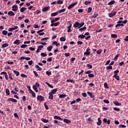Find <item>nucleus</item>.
Masks as SVG:
<instances>
[{
	"instance_id": "nucleus-46",
	"label": "nucleus",
	"mask_w": 128,
	"mask_h": 128,
	"mask_svg": "<svg viewBox=\"0 0 128 128\" xmlns=\"http://www.w3.org/2000/svg\"><path fill=\"white\" fill-rule=\"evenodd\" d=\"M60 42H66V38L64 37H61L60 38Z\"/></svg>"
},
{
	"instance_id": "nucleus-42",
	"label": "nucleus",
	"mask_w": 128,
	"mask_h": 128,
	"mask_svg": "<svg viewBox=\"0 0 128 128\" xmlns=\"http://www.w3.org/2000/svg\"><path fill=\"white\" fill-rule=\"evenodd\" d=\"M112 38H118V35L116 34H112L111 35Z\"/></svg>"
},
{
	"instance_id": "nucleus-57",
	"label": "nucleus",
	"mask_w": 128,
	"mask_h": 128,
	"mask_svg": "<svg viewBox=\"0 0 128 128\" xmlns=\"http://www.w3.org/2000/svg\"><path fill=\"white\" fill-rule=\"evenodd\" d=\"M46 74H47V76H50V74H52V72L50 71H46Z\"/></svg>"
},
{
	"instance_id": "nucleus-8",
	"label": "nucleus",
	"mask_w": 128,
	"mask_h": 128,
	"mask_svg": "<svg viewBox=\"0 0 128 128\" xmlns=\"http://www.w3.org/2000/svg\"><path fill=\"white\" fill-rule=\"evenodd\" d=\"M17 28H18V26H14L13 28H10L8 30V32H12V30H17Z\"/></svg>"
},
{
	"instance_id": "nucleus-25",
	"label": "nucleus",
	"mask_w": 128,
	"mask_h": 128,
	"mask_svg": "<svg viewBox=\"0 0 128 128\" xmlns=\"http://www.w3.org/2000/svg\"><path fill=\"white\" fill-rule=\"evenodd\" d=\"M78 38H82L84 39V38H86V36L84 34H80L78 36Z\"/></svg>"
},
{
	"instance_id": "nucleus-24",
	"label": "nucleus",
	"mask_w": 128,
	"mask_h": 128,
	"mask_svg": "<svg viewBox=\"0 0 128 128\" xmlns=\"http://www.w3.org/2000/svg\"><path fill=\"white\" fill-rule=\"evenodd\" d=\"M45 84H47L49 88H54V86L52 84H50V83L46 82Z\"/></svg>"
},
{
	"instance_id": "nucleus-5",
	"label": "nucleus",
	"mask_w": 128,
	"mask_h": 128,
	"mask_svg": "<svg viewBox=\"0 0 128 128\" xmlns=\"http://www.w3.org/2000/svg\"><path fill=\"white\" fill-rule=\"evenodd\" d=\"M87 94H88V96H90V98H93V100H96L94 98V95L92 94V92H88Z\"/></svg>"
},
{
	"instance_id": "nucleus-36",
	"label": "nucleus",
	"mask_w": 128,
	"mask_h": 128,
	"mask_svg": "<svg viewBox=\"0 0 128 128\" xmlns=\"http://www.w3.org/2000/svg\"><path fill=\"white\" fill-rule=\"evenodd\" d=\"M56 4H62L64 2H62V0H58L56 2Z\"/></svg>"
},
{
	"instance_id": "nucleus-35",
	"label": "nucleus",
	"mask_w": 128,
	"mask_h": 128,
	"mask_svg": "<svg viewBox=\"0 0 128 128\" xmlns=\"http://www.w3.org/2000/svg\"><path fill=\"white\" fill-rule=\"evenodd\" d=\"M84 26V22L79 23V28Z\"/></svg>"
},
{
	"instance_id": "nucleus-11",
	"label": "nucleus",
	"mask_w": 128,
	"mask_h": 128,
	"mask_svg": "<svg viewBox=\"0 0 128 128\" xmlns=\"http://www.w3.org/2000/svg\"><path fill=\"white\" fill-rule=\"evenodd\" d=\"M8 14L10 16H15L14 12L12 11H9L8 13Z\"/></svg>"
},
{
	"instance_id": "nucleus-14",
	"label": "nucleus",
	"mask_w": 128,
	"mask_h": 128,
	"mask_svg": "<svg viewBox=\"0 0 128 128\" xmlns=\"http://www.w3.org/2000/svg\"><path fill=\"white\" fill-rule=\"evenodd\" d=\"M58 92V88H54L50 92V94H54L56 92Z\"/></svg>"
},
{
	"instance_id": "nucleus-19",
	"label": "nucleus",
	"mask_w": 128,
	"mask_h": 128,
	"mask_svg": "<svg viewBox=\"0 0 128 128\" xmlns=\"http://www.w3.org/2000/svg\"><path fill=\"white\" fill-rule=\"evenodd\" d=\"M9 46L8 44L4 43V44H2V48H6Z\"/></svg>"
},
{
	"instance_id": "nucleus-16",
	"label": "nucleus",
	"mask_w": 128,
	"mask_h": 128,
	"mask_svg": "<svg viewBox=\"0 0 128 128\" xmlns=\"http://www.w3.org/2000/svg\"><path fill=\"white\" fill-rule=\"evenodd\" d=\"M128 22V20H124V21L123 20H119L117 22V24H126Z\"/></svg>"
},
{
	"instance_id": "nucleus-54",
	"label": "nucleus",
	"mask_w": 128,
	"mask_h": 128,
	"mask_svg": "<svg viewBox=\"0 0 128 128\" xmlns=\"http://www.w3.org/2000/svg\"><path fill=\"white\" fill-rule=\"evenodd\" d=\"M106 70H112V66H107Z\"/></svg>"
},
{
	"instance_id": "nucleus-41",
	"label": "nucleus",
	"mask_w": 128,
	"mask_h": 128,
	"mask_svg": "<svg viewBox=\"0 0 128 128\" xmlns=\"http://www.w3.org/2000/svg\"><path fill=\"white\" fill-rule=\"evenodd\" d=\"M97 16H98V14H95L93 16H92V18H97Z\"/></svg>"
},
{
	"instance_id": "nucleus-6",
	"label": "nucleus",
	"mask_w": 128,
	"mask_h": 128,
	"mask_svg": "<svg viewBox=\"0 0 128 128\" xmlns=\"http://www.w3.org/2000/svg\"><path fill=\"white\" fill-rule=\"evenodd\" d=\"M116 14V12L112 10L110 13L109 14V16L110 18H112V16H114Z\"/></svg>"
},
{
	"instance_id": "nucleus-38",
	"label": "nucleus",
	"mask_w": 128,
	"mask_h": 128,
	"mask_svg": "<svg viewBox=\"0 0 128 128\" xmlns=\"http://www.w3.org/2000/svg\"><path fill=\"white\" fill-rule=\"evenodd\" d=\"M92 7H90L88 8L87 12H88V14H90V12H92Z\"/></svg>"
},
{
	"instance_id": "nucleus-45",
	"label": "nucleus",
	"mask_w": 128,
	"mask_h": 128,
	"mask_svg": "<svg viewBox=\"0 0 128 128\" xmlns=\"http://www.w3.org/2000/svg\"><path fill=\"white\" fill-rule=\"evenodd\" d=\"M33 73L34 74L36 78H38V72H36V71L34 70Z\"/></svg>"
},
{
	"instance_id": "nucleus-3",
	"label": "nucleus",
	"mask_w": 128,
	"mask_h": 128,
	"mask_svg": "<svg viewBox=\"0 0 128 128\" xmlns=\"http://www.w3.org/2000/svg\"><path fill=\"white\" fill-rule=\"evenodd\" d=\"M76 4H78V2H74L71 4H70L68 7V10H70V8H74V6H76Z\"/></svg>"
},
{
	"instance_id": "nucleus-13",
	"label": "nucleus",
	"mask_w": 128,
	"mask_h": 128,
	"mask_svg": "<svg viewBox=\"0 0 128 128\" xmlns=\"http://www.w3.org/2000/svg\"><path fill=\"white\" fill-rule=\"evenodd\" d=\"M63 122H66V124H72V121L70 120H68L66 118L64 119Z\"/></svg>"
},
{
	"instance_id": "nucleus-55",
	"label": "nucleus",
	"mask_w": 128,
	"mask_h": 128,
	"mask_svg": "<svg viewBox=\"0 0 128 128\" xmlns=\"http://www.w3.org/2000/svg\"><path fill=\"white\" fill-rule=\"evenodd\" d=\"M44 106L46 110H48V106L46 105V102L44 103Z\"/></svg>"
},
{
	"instance_id": "nucleus-53",
	"label": "nucleus",
	"mask_w": 128,
	"mask_h": 128,
	"mask_svg": "<svg viewBox=\"0 0 128 128\" xmlns=\"http://www.w3.org/2000/svg\"><path fill=\"white\" fill-rule=\"evenodd\" d=\"M40 56H48L44 52H42L40 54Z\"/></svg>"
},
{
	"instance_id": "nucleus-26",
	"label": "nucleus",
	"mask_w": 128,
	"mask_h": 128,
	"mask_svg": "<svg viewBox=\"0 0 128 128\" xmlns=\"http://www.w3.org/2000/svg\"><path fill=\"white\" fill-rule=\"evenodd\" d=\"M8 77H9L10 79L13 80L12 75V73H10V72H8Z\"/></svg>"
},
{
	"instance_id": "nucleus-17",
	"label": "nucleus",
	"mask_w": 128,
	"mask_h": 128,
	"mask_svg": "<svg viewBox=\"0 0 128 128\" xmlns=\"http://www.w3.org/2000/svg\"><path fill=\"white\" fill-rule=\"evenodd\" d=\"M72 24H70L69 26H68V32H72Z\"/></svg>"
},
{
	"instance_id": "nucleus-28",
	"label": "nucleus",
	"mask_w": 128,
	"mask_h": 128,
	"mask_svg": "<svg viewBox=\"0 0 128 128\" xmlns=\"http://www.w3.org/2000/svg\"><path fill=\"white\" fill-rule=\"evenodd\" d=\"M66 97V95L64 94H61L59 96L60 98H64Z\"/></svg>"
},
{
	"instance_id": "nucleus-56",
	"label": "nucleus",
	"mask_w": 128,
	"mask_h": 128,
	"mask_svg": "<svg viewBox=\"0 0 128 128\" xmlns=\"http://www.w3.org/2000/svg\"><path fill=\"white\" fill-rule=\"evenodd\" d=\"M102 50H98L96 52V54H102Z\"/></svg>"
},
{
	"instance_id": "nucleus-31",
	"label": "nucleus",
	"mask_w": 128,
	"mask_h": 128,
	"mask_svg": "<svg viewBox=\"0 0 128 128\" xmlns=\"http://www.w3.org/2000/svg\"><path fill=\"white\" fill-rule=\"evenodd\" d=\"M58 12H56L52 13L51 16H58Z\"/></svg>"
},
{
	"instance_id": "nucleus-18",
	"label": "nucleus",
	"mask_w": 128,
	"mask_h": 128,
	"mask_svg": "<svg viewBox=\"0 0 128 128\" xmlns=\"http://www.w3.org/2000/svg\"><path fill=\"white\" fill-rule=\"evenodd\" d=\"M48 95V98H50V100H54V95H52V93L50 92Z\"/></svg>"
},
{
	"instance_id": "nucleus-2",
	"label": "nucleus",
	"mask_w": 128,
	"mask_h": 128,
	"mask_svg": "<svg viewBox=\"0 0 128 128\" xmlns=\"http://www.w3.org/2000/svg\"><path fill=\"white\" fill-rule=\"evenodd\" d=\"M0 74H4V76H5V78H6V80H8V73H6V72H2L0 73Z\"/></svg>"
},
{
	"instance_id": "nucleus-15",
	"label": "nucleus",
	"mask_w": 128,
	"mask_h": 128,
	"mask_svg": "<svg viewBox=\"0 0 128 128\" xmlns=\"http://www.w3.org/2000/svg\"><path fill=\"white\" fill-rule=\"evenodd\" d=\"M114 104H115V106H122V104L118 102L115 100L113 102Z\"/></svg>"
},
{
	"instance_id": "nucleus-59",
	"label": "nucleus",
	"mask_w": 128,
	"mask_h": 128,
	"mask_svg": "<svg viewBox=\"0 0 128 128\" xmlns=\"http://www.w3.org/2000/svg\"><path fill=\"white\" fill-rule=\"evenodd\" d=\"M104 102L105 104H110V101H108V100H104Z\"/></svg>"
},
{
	"instance_id": "nucleus-39",
	"label": "nucleus",
	"mask_w": 128,
	"mask_h": 128,
	"mask_svg": "<svg viewBox=\"0 0 128 128\" xmlns=\"http://www.w3.org/2000/svg\"><path fill=\"white\" fill-rule=\"evenodd\" d=\"M6 94L7 96H10V90L8 89H6Z\"/></svg>"
},
{
	"instance_id": "nucleus-10",
	"label": "nucleus",
	"mask_w": 128,
	"mask_h": 128,
	"mask_svg": "<svg viewBox=\"0 0 128 128\" xmlns=\"http://www.w3.org/2000/svg\"><path fill=\"white\" fill-rule=\"evenodd\" d=\"M74 28H80V22H76L74 23L73 25Z\"/></svg>"
},
{
	"instance_id": "nucleus-34",
	"label": "nucleus",
	"mask_w": 128,
	"mask_h": 128,
	"mask_svg": "<svg viewBox=\"0 0 128 128\" xmlns=\"http://www.w3.org/2000/svg\"><path fill=\"white\" fill-rule=\"evenodd\" d=\"M120 56V54H118L117 55H116L115 56V57L114 58V60H116L118 58V56Z\"/></svg>"
},
{
	"instance_id": "nucleus-64",
	"label": "nucleus",
	"mask_w": 128,
	"mask_h": 128,
	"mask_svg": "<svg viewBox=\"0 0 128 128\" xmlns=\"http://www.w3.org/2000/svg\"><path fill=\"white\" fill-rule=\"evenodd\" d=\"M44 48L43 46H38V49L40 50H42V49Z\"/></svg>"
},
{
	"instance_id": "nucleus-63",
	"label": "nucleus",
	"mask_w": 128,
	"mask_h": 128,
	"mask_svg": "<svg viewBox=\"0 0 128 128\" xmlns=\"http://www.w3.org/2000/svg\"><path fill=\"white\" fill-rule=\"evenodd\" d=\"M32 62H34L32 60H30L28 62V64L32 66Z\"/></svg>"
},
{
	"instance_id": "nucleus-21",
	"label": "nucleus",
	"mask_w": 128,
	"mask_h": 128,
	"mask_svg": "<svg viewBox=\"0 0 128 128\" xmlns=\"http://www.w3.org/2000/svg\"><path fill=\"white\" fill-rule=\"evenodd\" d=\"M13 72H14V74H15L16 76H20V72H18V71L14 70Z\"/></svg>"
},
{
	"instance_id": "nucleus-50",
	"label": "nucleus",
	"mask_w": 128,
	"mask_h": 128,
	"mask_svg": "<svg viewBox=\"0 0 128 128\" xmlns=\"http://www.w3.org/2000/svg\"><path fill=\"white\" fill-rule=\"evenodd\" d=\"M88 78H94V75L92 74H88Z\"/></svg>"
},
{
	"instance_id": "nucleus-52",
	"label": "nucleus",
	"mask_w": 128,
	"mask_h": 128,
	"mask_svg": "<svg viewBox=\"0 0 128 128\" xmlns=\"http://www.w3.org/2000/svg\"><path fill=\"white\" fill-rule=\"evenodd\" d=\"M104 88H108V83L106 82L104 83Z\"/></svg>"
},
{
	"instance_id": "nucleus-7",
	"label": "nucleus",
	"mask_w": 128,
	"mask_h": 128,
	"mask_svg": "<svg viewBox=\"0 0 128 128\" xmlns=\"http://www.w3.org/2000/svg\"><path fill=\"white\" fill-rule=\"evenodd\" d=\"M90 48H88L86 50V52H84V54L85 56H90Z\"/></svg>"
},
{
	"instance_id": "nucleus-61",
	"label": "nucleus",
	"mask_w": 128,
	"mask_h": 128,
	"mask_svg": "<svg viewBox=\"0 0 128 128\" xmlns=\"http://www.w3.org/2000/svg\"><path fill=\"white\" fill-rule=\"evenodd\" d=\"M88 68H92V66L90 64H87Z\"/></svg>"
},
{
	"instance_id": "nucleus-60",
	"label": "nucleus",
	"mask_w": 128,
	"mask_h": 128,
	"mask_svg": "<svg viewBox=\"0 0 128 128\" xmlns=\"http://www.w3.org/2000/svg\"><path fill=\"white\" fill-rule=\"evenodd\" d=\"M60 118V116H54V120H59Z\"/></svg>"
},
{
	"instance_id": "nucleus-22",
	"label": "nucleus",
	"mask_w": 128,
	"mask_h": 128,
	"mask_svg": "<svg viewBox=\"0 0 128 128\" xmlns=\"http://www.w3.org/2000/svg\"><path fill=\"white\" fill-rule=\"evenodd\" d=\"M14 44H17L18 46L20 42V40H16L14 42Z\"/></svg>"
},
{
	"instance_id": "nucleus-29",
	"label": "nucleus",
	"mask_w": 128,
	"mask_h": 128,
	"mask_svg": "<svg viewBox=\"0 0 128 128\" xmlns=\"http://www.w3.org/2000/svg\"><path fill=\"white\" fill-rule=\"evenodd\" d=\"M35 68H38V70H42V68L40 67V66H38V65H36Z\"/></svg>"
},
{
	"instance_id": "nucleus-40",
	"label": "nucleus",
	"mask_w": 128,
	"mask_h": 128,
	"mask_svg": "<svg viewBox=\"0 0 128 128\" xmlns=\"http://www.w3.org/2000/svg\"><path fill=\"white\" fill-rule=\"evenodd\" d=\"M2 34H4V36H6V34H8V31H6V30H4L2 32Z\"/></svg>"
},
{
	"instance_id": "nucleus-32",
	"label": "nucleus",
	"mask_w": 128,
	"mask_h": 128,
	"mask_svg": "<svg viewBox=\"0 0 128 128\" xmlns=\"http://www.w3.org/2000/svg\"><path fill=\"white\" fill-rule=\"evenodd\" d=\"M33 89L36 92H38V88H36V85H34L32 86Z\"/></svg>"
},
{
	"instance_id": "nucleus-47",
	"label": "nucleus",
	"mask_w": 128,
	"mask_h": 128,
	"mask_svg": "<svg viewBox=\"0 0 128 128\" xmlns=\"http://www.w3.org/2000/svg\"><path fill=\"white\" fill-rule=\"evenodd\" d=\"M86 30V27L84 26V27H83L82 28H79L80 32H82V30Z\"/></svg>"
},
{
	"instance_id": "nucleus-43",
	"label": "nucleus",
	"mask_w": 128,
	"mask_h": 128,
	"mask_svg": "<svg viewBox=\"0 0 128 128\" xmlns=\"http://www.w3.org/2000/svg\"><path fill=\"white\" fill-rule=\"evenodd\" d=\"M114 76H118V74L120 72V70H116L114 72Z\"/></svg>"
},
{
	"instance_id": "nucleus-30",
	"label": "nucleus",
	"mask_w": 128,
	"mask_h": 128,
	"mask_svg": "<svg viewBox=\"0 0 128 128\" xmlns=\"http://www.w3.org/2000/svg\"><path fill=\"white\" fill-rule=\"evenodd\" d=\"M52 46H50L47 48V50H48L49 52H52Z\"/></svg>"
},
{
	"instance_id": "nucleus-23",
	"label": "nucleus",
	"mask_w": 128,
	"mask_h": 128,
	"mask_svg": "<svg viewBox=\"0 0 128 128\" xmlns=\"http://www.w3.org/2000/svg\"><path fill=\"white\" fill-rule=\"evenodd\" d=\"M42 121L43 122H44L45 124H46V123H48V122H50V120H46V118L42 119Z\"/></svg>"
},
{
	"instance_id": "nucleus-33",
	"label": "nucleus",
	"mask_w": 128,
	"mask_h": 128,
	"mask_svg": "<svg viewBox=\"0 0 128 128\" xmlns=\"http://www.w3.org/2000/svg\"><path fill=\"white\" fill-rule=\"evenodd\" d=\"M26 10V8H24V7H22L20 8V12H24V10Z\"/></svg>"
},
{
	"instance_id": "nucleus-37",
	"label": "nucleus",
	"mask_w": 128,
	"mask_h": 128,
	"mask_svg": "<svg viewBox=\"0 0 128 128\" xmlns=\"http://www.w3.org/2000/svg\"><path fill=\"white\" fill-rule=\"evenodd\" d=\"M113 78H114L116 80H120V76L116 75V76H113Z\"/></svg>"
},
{
	"instance_id": "nucleus-48",
	"label": "nucleus",
	"mask_w": 128,
	"mask_h": 128,
	"mask_svg": "<svg viewBox=\"0 0 128 128\" xmlns=\"http://www.w3.org/2000/svg\"><path fill=\"white\" fill-rule=\"evenodd\" d=\"M54 124H58V126L60 125V122H58V121L57 120H54Z\"/></svg>"
},
{
	"instance_id": "nucleus-4",
	"label": "nucleus",
	"mask_w": 128,
	"mask_h": 128,
	"mask_svg": "<svg viewBox=\"0 0 128 128\" xmlns=\"http://www.w3.org/2000/svg\"><path fill=\"white\" fill-rule=\"evenodd\" d=\"M18 7L17 5H13L12 6V10L13 12H18Z\"/></svg>"
},
{
	"instance_id": "nucleus-12",
	"label": "nucleus",
	"mask_w": 128,
	"mask_h": 128,
	"mask_svg": "<svg viewBox=\"0 0 128 128\" xmlns=\"http://www.w3.org/2000/svg\"><path fill=\"white\" fill-rule=\"evenodd\" d=\"M50 6L44 8L42 9V12H48V10H50Z\"/></svg>"
},
{
	"instance_id": "nucleus-44",
	"label": "nucleus",
	"mask_w": 128,
	"mask_h": 128,
	"mask_svg": "<svg viewBox=\"0 0 128 128\" xmlns=\"http://www.w3.org/2000/svg\"><path fill=\"white\" fill-rule=\"evenodd\" d=\"M84 74H92V70H88L87 71V72H84Z\"/></svg>"
},
{
	"instance_id": "nucleus-1",
	"label": "nucleus",
	"mask_w": 128,
	"mask_h": 128,
	"mask_svg": "<svg viewBox=\"0 0 128 128\" xmlns=\"http://www.w3.org/2000/svg\"><path fill=\"white\" fill-rule=\"evenodd\" d=\"M44 97L42 96H37V100H39V102H44Z\"/></svg>"
},
{
	"instance_id": "nucleus-49",
	"label": "nucleus",
	"mask_w": 128,
	"mask_h": 128,
	"mask_svg": "<svg viewBox=\"0 0 128 128\" xmlns=\"http://www.w3.org/2000/svg\"><path fill=\"white\" fill-rule=\"evenodd\" d=\"M47 62H52V57H50L46 60Z\"/></svg>"
},
{
	"instance_id": "nucleus-62",
	"label": "nucleus",
	"mask_w": 128,
	"mask_h": 128,
	"mask_svg": "<svg viewBox=\"0 0 128 128\" xmlns=\"http://www.w3.org/2000/svg\"><path fill=\"white\" fill-rule=\"evenodd\" d=\"M21 76L22 78H28V76L24 74H21Z\"/></svg>"
},
{
	"instance_id": "nucleus-9",
	"label": "nucleus",
	"mask_w": 128,
	"mask_h": 128,
	"mask_svg": "<svg viewBox=\"0 0 128 128\" xmlns=\"http://www.w3.org/2000/svg\"><path fill=\"white\" fill-rule=\"evenodd\" d=\"M7 102H17L18 100L16 99H14L12 98H8L7 99Z\"/></svg>"
},
{
	"instance_id": "nucleus-20",
	"label": "nucleus",
	"mask_w": 128,
	"mask_h": 128,
	"mask_svg": "<svg viewBox=\"0 0 128 128\" xmlns=\"http://www.w3.org/2000/svg\"><path fill=\"white\" fill-rule=\"evenodd\" d=\"M98 122H97L98 126H100L102 124V120H100V118H98Z\"/></svg>"
},
{
	"instance_id": "nucleus-58",
	"label": "nucleus",
	"mask_w": 128,
	"mask_h": 128,
	"mask_svg": "<svg viewBox=\"0 0 128 128\" xmlns=\"http://www.w3.org/2000/svg\"><path fill=\"white\" fill-rule=\"evenodd\" d=\"M64 56H66V58H68V56H70V54L64 53Z\"/></svg>"
},
{
	"instance_id": "nucleus-51",
	"label": "nucleus",
	"mask_w": 128,
	"mask_h": 128,
	"mask_svg": "<svg viewBox=\"0 0 128 128\" xmlns=\"http://www.w3.org/2000/svg\"><path fill=\"white\" fill-rule=\"evenodd\" d=\"M28 46V45L23 44L20 46L21 48H26Z\"/></svg>"
},
{
	"instance_id": "nucleus-27",
	"label": "nucleus",
	"mask_w": 128,
	"mask_h": 128,
	"mask_svg": "<svg viewBox=\"0 0 128 128\" xmlns=\"http://www.w3.org/2000/svg\"><path fill=\"white\" fill-rule=\"evenodd\" d=\"M116 1L112 0L111 2L108 3V6H112V4H114Z\"/></svg>"
}]
</instances>
